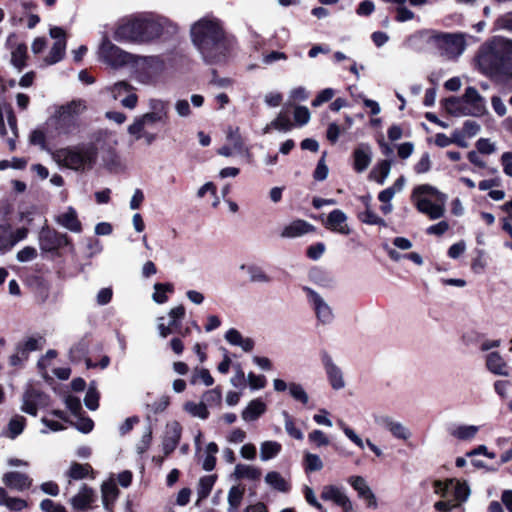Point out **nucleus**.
Here are the masks:
<instances>
[{"label":"nucleus","mask_w":512,"mask_h":512,"mask_svg":"<svg viewBox=\"0 0 512 512\" xmlns=\"http://www.w3.org/2000/svg\"><path fill=\"white\" fill-rule=\"evenodd\" d=\"M177 31L178 27L166 17L139 15L121 20L114 31V39L120 42L149 43Z\"/></svg>","instance_id":"obj_1"},{"label":"nucleus","mask_w":512,"mask_h":512,"mask_svg":"<svg viewBox=\"0 0 512 512\" xmlns=\"http://www.w3.org/2000/svg\"><path fill=\"white\" fill-rule=\"evenodd\" d=\"M194 45L208 63L221 61L227 51V42L220 23L213 18H202L191 27Z\"/></svg>","instance_id":"obj_2"},{"label":"nucleus","mask_w":512,"mask_h":512,"mask_svg":"<svg viewBox=\"0 0 512 512\" xmlns=\"http://www.w3.org/2000/svg\"><path fill=\"white\" fill-rule=\"evenodd\" d=\"M149 111L136 116L127 127V132L136 141H142L150 146L158 139V126L165 125L169 117L168 102L158 98L148 101Z\"/></svg>","instance_id":"obj_3"},{"label":"nucleus","mask_w":512,"mask_h":512,"mask_svg":"<svg viewBox=\"0 0 512 512\" xmlns=\"http://www.w3.org/2000/svg\"><path fill=\"white\" fill-rule=\"evenodd\" d=\"M57 164L74 171L90 170L96 163L98 149L94 143H82L61 148L52 154Z\"/></svg>","instance_id":"obj_4"},{"label":"nucleus","mask_w":512,"mask_h":512,"mask_svg":"<svg viewBox=\"0 0 512 512\" xmlns=\"http://www.w3.org/2000/svg\"><path fill=\"white\" fill-rule=\"evenodd\" d=\"M411 199L417 210L431 220L440 219L445 215L447 195L429 184L415 187Z\"/></svg>","instance_id":"obj_5"},{"label":"nucleus","mask_w":512,"mask_h":512,"mask_svg":"<svg viewBox=\"0 0 512 512\" xmlns=\"http://www.w3.org/2000/svg\"><path fill=\"white\" fill-rule=\"evenodd\" d=\"M509 60L510 45L502 39L483 45L477 55L478 66L486 74L501 70Z\"/></svg>","instance_id":"obj_6"},{"label":"nucleus","mask_w":512,"mask_h":512,"mask_svg":"<svg viewBox=\"0 0 512 512\" xmlns=\"http://www.w3.org/2000/svg\"><path fill=\"white\" fill-rule=\"evenodd\" d=\"M420 37L427 39L439 51V53L449 60L458 59L466 50L467 35L464 33H443V32H421Z\"/></svg>","instance_id":"obj_7"},{"label":"nucleus","mask_w":512,"mask_h":512,"mask_svg":"<svg viewBox=\"0 0 512 512\" xmlns=\"http://www.w3.org/2000/svg\"><path fill=\"white\" fill-rule=\"evenodd\" d=\"M98 56L101 61L114 69L125 66H135L136 57L133 54L125 52L110 40L104 39L99 47Z\"/></svg>","instance_id":"obj_8"},{"label":"nucleus","mask_w":512,"mask_h":512,"mask_svg":"<svg viewBox=\"0 0 512 512\" xmlns=\"http://www.w3.org/2000/svg\"><path fill=\"white\" fill-rule=\"evenodd\" d=\"M310 306L319 323L329 325L334 320V312L329 303L315 290L304 287Z\"/></svg>","instance_id":"obj_9"},{"label":"nucleus","mask_w":512,"mask_h":512,"mask_svg":"<svg viewBox=\"0 0 512 512\" xmlns=\"http://www.w3.org/2000/svg\"><path fill=\"white\" fill-rule=\"evenodd\" d=\"M106 91L110 93L114 100L121 98V105L124 108L133 110L138 104V96L136 88L127 81H118L106 87Z\"/></svg>","instance_id":"obj_10"},{"label":"nucleus","mask_w":512,"mask_h":512,"mask_svg":"<svg viewBox=\"0 0 512 512\" xmlns=\"http://www.w3.org/2000/svg\"><path fill=\"white\" fill-rule=\"evenodd\" d=\"M373 420L376 425L390 432L396 439L408 441L412 437V432L407 426L387 414H374Z\"/></svg>","instance_id":"obj_11"},{"label":"nucleus","mask_w":512,"mask_h":512,"mask_svg":"<svg viewBox=\"0 0 512 512\" xmlns=\"http://www.w3.org/2000/svg\"><path fill=\"white\" fill-rule=\"evenodd\" d=\"M70 245L69 237L49 227H43L39 233V246L44 252H53Z\"/></svg>","instance_id":"obj_12"},{"label":"nucleus","mask_w":512,"mask_h":512,"mask_svg":"<svg viewBox=\"0 0 512 512\" xmlns=\"http://www.w3.org/2000/svg\"><path fill=\"white\" fill-rule=\"evenodd\" d=\"M28 232L25 227L14 230L9 223L0 224V252L10 251L18 242L27 238Z\"/></svg>","instance_id":"obj_13"},{"label":"nucleus","mask_w":512,"mask_h":512,"mask_svg":"<svg viewBox=\"0 0 512 512\" xmlns=\"http://www.w3.org/2000/svg\"><path fill=\"white\" fill-rule=\"evenodd\" d=\"M50 36L55 39L49 54L45 57L44 62L47 65H53L61 61L66 51L65 31L61 27H52L49 31Z\"/></svg>","instance_id":"obj_14"},{"label":"nucleus","mask_w":512,"mask_h":512,"mask_svg":"<svg viewBox=\"0 0 512 512\" xmlns=\"http://www.w3.org/2000/svg\"><path fill=\"white\" fill-rule=\"evenodd\" d=\"M185 316V308L182 305L171 308L168 312L169 321L165 323L164 317L157 318V331L161 338H167L179 327V322Z\"/></svg>","instance_id":"obj_15"},{"label":"nucleus","mask_w":512,"mask_h":512,"mask_svg":"<svg viewBox=\"0 0 512 512\" xmlns=\"http://www.w3.org/2000/svg\"><path fill=\"white\" fill-rule=\"evenodd\" d=\"M321 361L327 375L329 384L334 390H341L345 387L346 383L342 369L334 362L331 355L327 352H322Z\"/></svg>","instance_id":"obj_16"},{"label":"nucleus","mask_w":512,"mask_h":512,"mask_svg":"<svg viewBox=\"0 0 512 512\" xmlns=\"http://www.w3.org/2000/svg\"><path fill=\"white\" fill-rule=\"evenodd\" d=\"M324 227L334 233L348 236L352 229L348 224V216L340 209L332 210L323 220Z\"/></svg>","instance_id":"obj_17"},{"label":"nucleus","mask_w":512,"mask_h":512,"mask_svg":"<svg viewBox=\"0 0 512 512\" xmlns=\"http://www.w3.org/2000/svg\"><path fill=\"white\" fill-rule=\"evenodd\" d=\"M321 498L324 501H331L339 506L343 512H352L353 503L350 498L345 494L342 488L336 485H325L321 491Z\"/></svg>","instance_id":"obj_18"},{"label":"nucleus","mask_w":512,"mask_h":512,"mask_svg":"<svg viewBox=\"0 0 512 512\" xmlns=\"http://www.w3.org/2000/svg\"><path fill=\"white\" fill-rule=\"evenodd\" d=\"M47 396L36 390L29 389L23 395L21 410L32 416H36L38 409L47 406Z\"/></svg>","instance_id":"obj_19"},{"label":"nucleus","mask_w":512,"mask_h":512,"mask_svg":"<svg viewBox=\"0 0 512 512\" xmlns=\"http://www.w3.org/2000/svg\"><path fill=\"white\" fill-rule=\"evenodd\" d=\"M2 482L11 490L23 492L32 486L33 479L26 473L9 471L3 474Z\"/></svg>","instance_id":"obj_20"},{"label":"nucleus","mask_w":512,"mask_h":512,"mask_svg":"<svg viewBox=\"0 0 512 512\" xmlns=\"http://www.w3.org/2000/svg\"><path fill=\"white\" fill-rule=\"evenodd\" d=\"M135 67L145 70L146 78L162 74L166 69L165 61L158 56L136 57Z\"/></svg>","instance_id":"obj_21"},{"label":"nucleus","mask_w":512,"mask_h":512,"mask_svg":"<svg viewBox=\"0 0 512 512\" xmlns=\"http://www.w3.org/2000/svg\"><path fill=\"white\" fill-rule=\"evenodd\" d=\"M96 500V493L87 485H82L75 496L70 499L73 509L78 511L89 510Z\"/></svg>","instance_id":"obj_22"},{"label":"nucleus","mask_w":512,"mask_h":512,"mask_svg":"<svg viewBox=\"0 0 512 512\" xmlns=\"http://www.w3.org/2000/svg\"><path fill=\"white\" fill-rule=\"evenodd\" d=\"M372 161V148L368 143H360L353 151V168L356 172H364Z\"/></svg>","instance_id":"obj_23"},{"label":"nucleus","mask_w":512,"mask_h":512,"mask_svg":"<svg viewBox=\"0 0 512 512\" xmlns=\"http://www.w3.org/2000/svg\"><path fill=\"white\" fill-rule=\"evenodd\" d=\"M55 221L61 227L73 232H82V223L78 218L77 211L69 206L65 211L55 217Z\"/></svg>","instance_id":"obj_24"},{"label":"nucleus","mask_w":512,"mask_h":512,"mask_svg":"<svg viewBox=\"0 0 512 512\" xmlns=\"http://www.w3.org/2000/svg\"><path fill=\"white\" fill-rule=\"evenodd\" d=\"M464 104H468L471 108H468V113L471 115H482L486 110V104L484 98L478 93L474 87H468L462 96Z\"/></svg>","instance_id":"obj_25"},{"label":"nucleus","mask_w":512,"mask_h":512,"mask_svg":"<svg viewBox=\"0 0 512 512\" xmlns=\"http://www.w3.org/2000/svg\"><path fill=\"white\" fill-rule=\"evenodd\" d=\"M338 425L345 434V436L358 448L364 449L365 445L369 447V449L377 456L381 457L383 455L382 450L375 445L370 439L363 440L352 428L346 425L343 421H338Z\"/></svg>","instance_id":"obj_26"},{"label":"nucleus","mask_w":512,"mask_h":512,"mask_svg":"<svg viewBox=\"0 0 512 512\" xmlns=\"http://www.w3.org/2000/svg\"><path fill=\"white\" fill-rule=\"evenodd\" d=\"M338 425L345 434V436L358 448L364 449L365 445L369 447V449L377 456L381 457L383 455L382 450L375 445L370 439L363 440L352 428L346 425L343 421H338Z\"/></svg>","instance_id":"obj_27"},{"label":"nucleus","mask_w":512,"mask_h":512,"mask_svg":"<svg viewBox=\"0 0 512 512\" xmlns=\"http://www.w3.org/2000/svg\"><path fill=\"white\" fill-rule=\"evenodd\" d=\"M181 438V426L178 422L169 423L166 426L163 439V451L166 455L170 454L177 447Z\"/></svg>","instance_id":"obj_28"},{"label":"nucleus","mask_w":512,"mask_h":512,"mask_svg":"<svg viewBox=\"0 0 512 512\" xmlns=\"http://www.w3.org/2000/svg\"><path fill=\"white\" fill-rule=\"evenodd\" d=\"M315 227L302 219H296L286 225L281 233L285 238H296L314 232Z\"/></svg>","instance_id":"obj_29"},{"label":"nucleus","mask_w":512,"mask_h":512,"mask_svg":"<svg viewBox=\"0 0 512 512\" xmlns=\"http://www.w3.org/2000/svg\"><path fill=\"white\" fill-rule=\"evenodd\" d=\"M225 340L232 346L240 347L244 352H251L254 348V340L250 337H244L237 329L230 328L224 335Z\"/></svg>","instance_id":"obj_30"},{"label":"nucleus","mask_w":512,"mask_h":512,"mask_svg":"<svg viewBox=\"0 0 512 512\" xmlns=\"http://www.w3.org/2000/svg\"><path fill=\"white\" fill-rule=\"evenodd\" d=\"M79 120L73 119L59 111L56 112V129L62 135H75L79 132Z\"/></svg>","instance_id":"obj_31"},{"label":"nucleus","mask_w":512,"mask_h":512,"mask_svg":"<svg viewBox=\"0 0 512 512\" xmlns=\"http://www.w3.org/2000/svg\"><path fill=\"white\" fill-rule=\"evenodd\" d=\"M5 116L7 118L8 125L12 131V134L15 137H17V119L13 113L11 105L7 103L0 105V136L4 137L7 135V130L4 122Z\"/></svg>","instance_id":"obj_32"},{"label":"nucleus","mask_w":512,"mask_h":512,"mask_svg":"<svg viewBox=\"0 0 512 512\" xmlns=\"http://www.w3.org/2000/svg\"><path fill=\"white\" fill-rule=\"evenodd\" d=\"M66 476L69 479V483L71 480H82L87 477L94 479V470L88 463L81 464L78 462H72L66 472Z\"/></svg>","instance_id":"obj_33"},{"label":"nucleus","mask_w":512,"mask_h":512,"mask_svg":"<svg viewBox=\"0 0 512 512\" xmlns=\"http://www.w3.org/2000/svg\"><path fill=\"white\" fill-rule=\"evenodd\" d=\"M486 366H487V369L495 375H500V376H508L509 375V371H508L506 362L504 361V359L498 352H491L487 355Z\"/></svg>","instance_id":"obj_34"},{"label":"nucleus","mask_w":512,"mask_h":512,"mask_svg":"<svg viewBox=\"0 0 512 512\" xmlns=\"http://www.w3.org/2000/svg\"><path fill=\"white\" fill-rule=\"evenodd\" d=\"M0 506H4L13 512H20L28 507V503L22 498L9 496L7 490L0 487Z\"/></svg>","instance_id":"obj_35"},{"label":"nucleus","mask_w":512,"mask_h":512,"mask_svg":"<svg viewBox=\"0 0 512 512\" xmlns=\"http://www.w3.org/2000/svg\"><path fill=\"white\" fill-rule=\"evenodd\" d=\"M101 494L104 508L106 510H110L112 503L116 500L119 494V490L113 479H110L101 485Z\"/></svg>","instance_id":"obj_36"},{"label":"nucleus","mask_w":512,"mask_h":512,"mask_svg":"<svg viewBox=\"0 0 512 512\" xmlns=\"http://www.w3.org/2000/svg\"><path fill=\"white\" fill-rule=\"evenodd\" d=\"M266 411V404L260 400H252L242 412L244 421L250 422L258 419Z\"/></svg>","instance_id":"obj_37"},{"label":"nucleus","mask_w":512,"mask_h":512,"mask_svg":"<svg viewBox=\"0 0 512 512\" xmlns=\"http://www.w3.org/2000/svg\"><path fill=\"white\" fill-rule=\"evenodd\" d=\"M265 482L271 488L287 493L291 489L290 483L277 471L268 472L265 476Z\"/></svg>","instance_id":"obj_38"},{"label":"nucleus","mask_w":512,"mask_h":512,"mask_svg":"<svg viewBox=\"0 0 512 512\" xmlns=\"http://www.w3.org/2000/svg\"><path fill=\"white\" fill-rule=\"evenodd\" d=\"M261 474V470L258 467L247 464L239 463L234 469V476L236 479L256 481L260 479Z\"/></svg>","instance_id":"obj_39"},{"label":"nucleus","mask_w":512,"mask_h":512,"mask_svg":"<svg viewBox=\"0 0 512 512\" xmlns=\"http://www.w3.org/2000/svg\"><path fill=\"white\" fill-rule=\"evenodd\" d=\"M87 109L86 102L81 99L72 100L71 102L62 105L58 108L57 111L63 113L73 119H78V117L83 114Z\"/></svg>","instance_id":"obj_40"},{"label":"nucleus","mask_w":512,"mask_h":512,"mask_svg":"<svg viewBox=\"0 0 512 512\" xmlns=\"http://www.w3.org/2000/svg\"><path fill=\"white\" fill-rule=\"evenodd\" d=\"M282 450V445L273 440L264 441L260 444V459L268 461L277 457Z\"/></svg>","instance_id":"obj_41"},{"label":"nucleus","mask_w":512,"mask_h":512,"mask_svg":"<svg viewBox=\"0 0 512 512\" xmlns=\"http://www.w3.org/2000/svg\"><path fill=\"white\" fill-rule=\"evenodd\" d=\"M241 269H245L247 271L249 280L253 283L268 284L272 280L266 271L257 265H242Z\"/></svg>","instance_id":"obj_42"},{"label":"nucleus","mask_w":512,"mask_h":512,"mask_svg":"<svg viewBox=\"0 0 512 512\" xmlns=\"http://www.w3.org/2000/svg\"><path fill=\"white\" fill-rule=\"evenodd\" d=\"M479 431L476 425H459L450 430L451 436L458 440L469 441L472 440Z\"/></svg>","instance_id":"obj_43"},{"label":"nucleus","mask_w":512,"mask_h":512,"mask_svg":"<svg viewBox=\"0 0 512 512\" xmlns=\"http://www.w3.org/2000/svg\"><path fill=\"white\" fill-rule=\"evenodd\" d=\"M445 110L453 116L468 115V108L462 98L451 97L444 101Z\"/></svg>","instance_id":"obj_44"},{"label":"nucleus","mask_w":512,"mask_h":512,"mask_svg":"<svg viewBox=\"0 0 512 512\" xmlns=\"http://www.w3.org/2000/svg\"><path fill=\"white\" fill-rule=\"evenodd\" d=\"M470 493V488L466 482L454 480L452 485L453 501L459 503V506L468 500Z\"/></svg>","instance_id":"obj_45"},{"label":"nucleus","mask_w":512,"mask_h":512,"mask_svg":"<svg viewBox=\"0 0 512 512\" xmlns=\"http://www.w3.org/2000/svg\"><path fill=\"white\" fill-rule=\"evenodd\" d=\"M174 286L171 283H156L154 284V293L152 299L157 304H164L167 302V293H172Z\"/></svg>","instance_id":"obj_46"},{"label":"nucleus","mask_w":512,"mask_h":512,"mask_svg":"<svg viewBox=\"0 0 512 512\" xmlns=\"http://www.w3.org/2000/svg\"><path fill=\"white\" fill-rule=\"evenodd\" d=\"M27 46L18 44L11 53V64L19 71L26 66Z\"/></svg>","instance_id":"obj_47"},{"label":"nucleus","mask_w":512,"mask_h":512,"mask_svg":"<svg viewBox=\"0 0 512 512\" xmlns=\"http://www.w3.org/2000/svg\"><path fill=\"white\" fill-rule=\"evenodd\" d=\"M227 141L228 145L231 146L234 149V151L237 152L238 154L247 151V149L244 147V143L240 135L239 128H228Z\"/></svg>","instance_id":"obj_48"},{"label":"nucleus","mask_w":512,"mask_h":512,"mask_svg":"<svg viewBox=\"0 0 512 512\" xmlns=\"http://www.w3.org/2000/svg\"><path fill=\"white\" fill-rule=\"evenodd\" d=\"M25 425V417L21 415L13 416L8 423L7 436L10 439H15L23 432Z\"/></svg>","instance_id":"obj_49"},{"label":"nucleus","mask_w":512,"mask_h":512,"mask_svg":"<svg viewBox=\"0 0 512 512\" xmlns=\"http://www.w3.org/2000/svg\"><path fill=\"white\" fill-rule=\"evenodd\" d=\"M190 383L192 385L203 383L205 386H211L214 383V379L208 369L196 367L193 369Z\"/></svg>","instance_id":"obj_50"},{"label":"nucleus","mask_w":512,"mask_h":512,"mask_svg":"<svg viewBox=\"0 0 512 512\" xmlns=\"http://www.w3.org/2000/svg\"><path fill=\"white\" fill-rule=\"evenodd\" d=\"M216 478V475H206L200 478L197 488V493L200 500L206 498L210 494L216 482Z\"/></svg>","instance_id":"obj_51"},{"label":"nucleus","mask_w":512,"mask_h":512,"mask_svg":"<svg viewBox=\"0 0 512 512\" xmlns=\"http://www.w3.org/2000/svg\"><path fill=\"white\" fill-rule=\"evenodd\" d=\"M390 170L391 162L388 160H383L378 163V165L371 172V177L382 185L389 176Z\"/></svg>","instance_id":"obj_52"},{"label":"nucleus","mask_w":512,"mask_h":512,"mask_svg":"<svg viewBox=\"0 0 512 512\" xmlns=\"http://www.w3.org/2000/svg\"><path fill=\"white\" fill-rule=\"evenodd\" d=\"M184 409L186 412H188L190 415L194 417H198L200 419H206L209 416V412L207 410V406L204 402L195 403L192 401H189L185 403Z\"/></svg>","instance_id":"obj_53"},{"label":"nucleus","mask_w":512,"mask_h":512,"mask_svg":"<svg viewBox=\"0 0 512 512\" xmlns=\"http://www.w3.org/2000/svg\"><path fill=\"white\" fill-rule=\"evenodd\" d=\"M348 483L357 492L359 498H364L372 491L367 481L362 476H351L348 478Z\"/></svg>","instance_id":"obj_54"},{"label":"nucleus","mask_w":512,"mask_h":512,"mask_svg":"<svg viewBox=\"0 0 512 512\" xmlns=\"http://www.w3.org/2000/svg\"><path fill=\"white\" fill-rule=\"evenodd\" d=\"M358 218L361 222L368 225H380L386 226V222L379 217L375 212L371 210V207H368L363 212L358 214Z\"/></svg>","instance_id":"obj_55"},{"label":"nucleus","mask_w":512,"mask_h":512,"mask_svg":"<svg viewBox=\"0 0 512 512\" xmlns=\"http://www.w3.org/2000/svg\"><path fill=\"white\" fill-rule=\"evenodd\" d=\"M282 415L284 418V426L287 434L292 438L302 440L304 438V434L299 428L296 427L292 417L286 411H284Z\"/></svg>","instance_id":"obj_56"},{"label":"nucleus","mask_w":512,"mask_h":512,"mask_svg":"<svg viewBox=\"0 0 512 512\" xmlns=\"http://www.w3.org/2000/svg\"><path fill=\"white\" fill-rule=\"evenodd\" d=\"M289 394L296 401L306 405L309 402V396L303 386L299 383L292 382L289 384Z\"/></svg>","instance_id":"obj_57"},{"label":"nucleus","mask_w":512,"mask_h":512,"mask_svg":"<svg viewBox=\"0 0 512 512\" xmlns=\"http://www.w3.org/2000/svg\"><path fill=\"white\" fill-rule=\"evenodd\" d=\"M86 407L90 410H96L99 406V393L95 383H91L84 398Z\"/></svg>","instance_id":"obj_58"},{"label":"nucleus","mask_w":512,"mask_h":512,"mask_svg":"<svg viewBox=\"0 0 512 512\" xmlns=\"http://www.w3.org/2000/svg\"><path fill=\"white\" fill-rule=\"evenodd\" d=\"M269 128H274L279 131H288L292 128V123L285 113H279V115L266 127V132Z\"/></svg>","instance_id":"obj_59"},{"label":"nucleus","mask_w":512,"mask_h":512,"mask_svg":"<svg viewBox=\"0 0 512 512\" xmlns=\"http://www.w3.org/2000/svg\"><path fill=\"white\" fill-rule=\"evenodd\" d=\"M304 465L306 472L320 471L323 468V462L321 458L313 453L305 454Z\"/></svg>","instance_id":"obj_60"},{"label":"nucleus","mask_w":512,"mask_h":512,"mask_svg":"<svg viewBox=\"0 0 512 512\" xmlns=\"http://www.w3.org/2000/svg\"><path fill=\"white\" fill-rule=\"evenodd\" d=\"M454 484V479H449L445 482L436 480L433 483L434 492L444 499H448L450 491L452 490V485Z\"/></svg>","instance_id":"obj_61"},{"label":"nucleus","mask_w":512,"mask_h":512,"mask_svg":"<svg viewBox=\"0 0 512 512\" xmlns=\"http://www.w3.org/2000/svg\"><path fill=\"white\" fill-rule=\"evenodd\" d=\"M243 495H244L243 489H241L238 486L231 487L228 492V497H227L228 506L234 507V508H239L242 503Z\"/></svg>","instance_id":"obj_62"},{"label":"nucleus","mask_w":512,"mask_h":512,"mask_svg":"<svg viewBox=\"0 0 512 512\" xmlns=\"http://www.w3.org/2000/svg\"><path fill=\"white\" fill-rule=\"evenodd\" d=\"M222 400V393L219 388H214L211 390L206 391L202 395V402H204L207 405H220Z\"/></svg>","instance_id":"obj_63"},{"label":"nucleus","mask_w":512,"mask_h":512,"mask_svg":"<svg viewBox=\"0 0 512 512\" xmlns=\"http://www.w3.org/2000/svg\"><path fill=\"white\" fill-rule=\"evenodd\" d=\"M308 440L317 447L328 446L330 444L329 438L321 430H313L310 432L308 434Z\"/></svg>","instance_id":"obj_64"}]
</instances>
